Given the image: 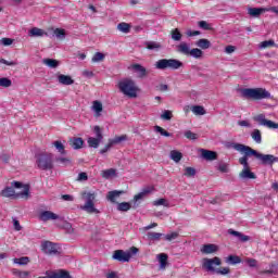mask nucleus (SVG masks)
Returning a JSON list of instances; mask_svg holds the SVG:
<instances>
[{
	"label": "nucleus",
	"instance_id": "obj_32",
	"mask_svg": "<svg viewBox=\"0 0 278 278\" xmlns=\"http://www.w3.org/2000/svg\"><path fill=\"white\" fill-rule=\"evenodd\" d=\"M251 138L256 144H262V131L260 129H254L251 134Z\"/></svg>",
	"mask_w": 278,
	"mask_h": 278
},
{
	"label": "nucleus",
	"instance_id": "obj_42",
	"mask_svg": "<svg viewBox=\"0 0 278 278\" xmlns=\"http://www.w3.org/2000/svg\"><path fill=\"white\" fill-rule=\"evenodd\" d=\"M13 262L14 264H18L20 266H27V264H29V257L22 256L20 258H14Z\"/></svg>",
	"mask_w": 278,
	"mask_h": 278
},
{
	"label": "nucleus",
	"instance_id": "obj_7",
	"mask_svg": "<svg viewBox=\"0 0 278 278\" xmlns=\"http://www.w3.org/2000/svg\"><path fill=\"white\" fill-rule=\"evenodd\" d=\"M249 157L250 155L244 154L239 159V164L243 166V169L240 172V179H256L255 173L251 172V167L249 166Z\"/></svg>",
	"mask_w": 278,
	"mask_h": 278
},
{
	"label": "nucleus",
	"instance_id": "obj_6",
	"mask_svg": "<svg viewBox=\"0 0 278 278\" xmlns=\"http://www.w3.org/2000/svg\"><path fill=\"white\" fill-rule=\"evenodd\" d=\"M184 66V63L176 59H161L155 62V68L159 71H166V68H172V71H177Z\"/></svg>",
	"mask_w": 278,
	"mask_h": 278
},
{
	"label": "nucleus",
	"instance_id": "obj_16",
	"mask_svg": "<svg viewBox=\"0 0 278 278\" xmlns=\"http://www.w3.org/2000/svg\"><path fill=\"white\" fill-rule=\"evenodd\" d=\"M59 84H62V86H73L75 84V80L70 75L60 74L58 76Z\"/></svg>",
	"mask_w": 278,
	"mask_h": 278
},
{
	"label": "nucleus",
	"instance_id": "obj_17",
	"mask_svg": "<svg viewBox=\"0 0 278 278\" xmlns=\"http://www.w3.org/2000/svg\"><path fill=\"white\" fill-rule=\"evenodd\" d=\"M176 49L178 53H182V55H190V43L182 41L176 47Z\"/></svg>",
	"mask_w": 278,
	"mask_h": 278
},
{
	"label": "nucleus",
	"instance_id": "obj_15",
	"mask_svg": "<svg viewBox=\"0 0 278 278\" xmlns=\"http://www.w3.org/2000/svg\"><path fill=\"white\" fill-rule=\"evenodd\" d=\"M130 68H132V71H135V73H137L138 77H140L141 79L149 75V72L147 71V67H144V66L138 64V63L132 64L130 66Z\"/></svg>",
	"mask_w": 278,
	"mask_h": 278
},
{
	"label": "nucleus",
	"instance_id": "obj_34",
	"mask_svg": "<svg viewBox=\"0 0 278 278\" xmlns=\"http://www.w3.org/2000/svg\"><path fill=\"white\" fill-rule=\"evenodd\" d=\"M242 263V258H240V256L238 255H229L226 258V264H231L232 266H236V264H241Z\"/></svg>",
	"mask_w": 278,
	"mask_h": 278
},
{
	"label": "nucleus",
	"instance_id": "obj_36",
	"mask_svg": "<svg viewBox=\"0 0 278 278\" xmlns=\"http://www.w3.org/2000/svg\"><path fill=\"white\" fill-rule=\"evenodd\" d=\"M191 112H193L195 114V116H205V114H206L205 108H203L201 105L191 106Z\"/></svg>",
	"mask_w": 278,
	"mask_h": 278
},
{
	"label": "nucleus",
	"instance_id": "obj_56",
	"mask_svg": "<svg viewBox=\"0 0 278 278\" xmlns=\"http://www.w3.org/2000/svg\"><path fill=\"white\" fill-rule=\"evenodd\" d=\"M161 118L163 121H170L173 118V112L172 111H168V110H165L163 112V114L161 115Z\"/></svg>",
	"mask_w": 278,
	"mask_h": 278
},
{
	"label": "nucleus",
	"instance_id": "obj_50",
	"mask_svg": "<svg viewBox=\"0 0 278 278\" xmlns=\"http://www.w3.org/2000/svg\"><path fill=\"white\" fill-rule=\"evenodd\" d=\"M0 86L2 88H10V86H12V80L10 78L2 77L0 78Z\"/></svg>",
	"mask_w": 278,
	"mask_h": 278
},
{
	"label": "nucleus",
	"instance_id": "obj_53",
	"mask_svg": "<svg viewBox=\"0 0 278 278\" xmlns=\"http://www.w3.org/2000/svg\"><path fill=\"white\" fill-rule=\"evenodd\" d=\"M194 175H197V169H194V167L185 168V176L186 177H194Z\"/></svg>",
	"mask_w": 278,
	"mask_h": 278
},
{
	"label": "nucleus",
	"instance_id": "obj_45",
	"mask_svg": "<svg viewBox=\"0 0 278 278\" xmlns=\"http://www.w3.org/2000/svg\"><path fill=\"white\" fill-rule=\"evenodd\" d=\"M153 205L155 207H159L160 205H163L164 207H169V204H168V200L162 198V199H159V200H155L153 202Z\"/></svg>",
	"mask_w": 278,
	"mask_h": 278
},
{
	"label": "nucleus",
	"instance_id": "obj_40",
	"mask_svg": "<svg viewBox=\"0 0 278 278\" xmlns=\"http://www.w3.org/2000/svg\"><path fill=\"white\" fill-rule=\"evenodd\" d=\"M131 210V204L129 202H122L117 204L118 212H129Z\"/></svg>",
	"mask_w": 278,
	"mask_h": 278
},
{
	"label": "nucleus",
	"instance_id": "obj_58",
	"mask_svg": "<svg viewBox=\"0 0 278 278\" xmlns=\"http://www.w3.org/2000/svg\"><path fill=\"white\" fill-rule=\"evenodd\" d=\"M177 238H179V232H172L165 235V240H167V242H172V240H177Z\"/></svg>",
	"mask_w": 278,
	"mask_h": 278
},
{
	"label": "nucleus",
	"instance_id": "obj_57",
	"mask_svg": "<svg viewBox=\"0 0 278 278\" xmlns=\"http://www.w3.org/2000/svg\"><path fill=\"white\" fill-rule=\"evenodd\" d=\"M216 275H229L231 269L229 267H222L215 270Z\"/></svg>",
	"mask_w": 278,
	"mask_h": 278
},
{
	"label": "nucleus",
	"instance_id": "obj_54",
	"mask_svg": "<svg viewBox=\"0 0 278 278\" xmlns=\"http://www.w3.org/2000/svg\"><path fill=\"white\" fill-rule=\"evenodd\" d=\"M93 131L96 134V138H98L99 140H103V130L101 129V127L94 126Z\"/></svg>",
	"mask_w": 278,
	"mask_h": 278
},
{
	"label": "nucleus",
	"instance_id": "obj_30",
	"mask_svg": "<svg viewBox=\"0 0 278 278\" xmlns=\"http://www.w3.org/2000/svg\"><path fill=\"white\" fill-rule=\"evenodd\" d=\"M42 63L49 68H58L60 66V62L54 59H43Z\"/></svg>",
	"mask_w": 278,
	"mask_h": 278
},
{
	"label": "nucleus",
	"instance_id": "obj_8",
	"mask_svg": "<svg viewBox=\"0 0 278 278\" xmlns=\"http://www.w3.org/2000/svg\"><path fill=\"white\" fill-rule=\"evenodd\" d=\"M138 251L139 250L136 247H131L129 251L116 250L113 254V260L123 263L129 262L132 255L138 254Z\"/></svg>",
	"mask_w": 278,
	"mask_h": 278
},
{
	"label": "nucleus",
	"instance_id": "obj_3",
	"mask_svg": "<svg viewBox=\"0 0 278 278\" xmlns=\"http://www.w3.org/2000/svg\"><path fill=\"white\" fill-rule=\"evenodd\" d=\"M241 97L252 101H263V99H270V92L266 88H243Z\"/></svg>",
	"mask_w": 278,
	"mask_h": 278
},
{
	"label": "nucleus",
	"instance_id": "obj_10",
	"mask_svg": "<svg viewBox=\"0 0 278 278\" xmlns=\"http://www.w3.org/2000/svg\"><path fill=\"white\" fill-rule=\"evenodd\" d=\"M254 121H256V123L260 125H263V127H267L268 129H278V124L270 119H266L264 114L256 115Z\"/></svg>",
	"mask_w": 278,
	"mask_h": 278
},
{
	"label": "nucleus",
	"instance_id": "obj_11",
	"mask_svg": "<svg viewBox=\"0 0 278 278\" xmlns=\"http://www.w3.org/2000/svg\"><path fill=\"white\" fill-rule=\"evenodd\" d=\"M125 140H127V135L109 139V143L102 150H100L101 155H103V153H108L110 149L114 147V144H121V142H125Z\"/></svg>",
	"mask_w": 278,
	"mask_h": 278
},
{
	"label": "nucleus",
	"instance_id": "obj_62",
	"mask_svg": "<svg viewBox=\"0 0 278 278\" xmlns=\"http://www.w3.org/2000/svg\"><path fill=\"white\" fill-rule=\"evenodd\" d=\"M16 197H29V187L28 186H24V190H23V192H20V193H17V195Z\"/></svg>",
	"mask_w": 278,
	"mask_h": 278
},
{
	"label": "nucleus",
	"instance_id": "obj_24",
	"mask_svg": "<svg viewBox=\"0 0 278 278\" xmlns=\"http://www.w3.org/2000/svg\"><path fill=\"white\" fill-rule=\"evenodd\" d=\"M265 11H266V9H264V8H250L248 10V13L250 14V16L257 18V16L264 14Z\"/></svg>",
	"mask_w": 278,
	"mask_h": 278
},
{
	"label": "nucleus",
	"instance_id": "obj_4",
	"mask_svg": "<svg viewBox=\"0 0 278 278\" xmlns=\"http://www.w3.org/2000/svg\"><path fill=\"white\" fill-rule=\"evenodd\" d=\"M118 88L123 94L130 99H136V97H138V86H136V83L131 79H124L119 81Z\"/></svg>",
	"mask_w": 278,
	"mask_h": 278
},
{
	"label": "nucleus",
	"instance_id": "obj_63",
	"mask_svg": "<svg viewBox=\"0 0 278 278\" xmlns=\"http://www.w3.org/2000/svg\"><path fill=\"white\" fill-rule=\"evenodd\" d=\"M77 181H88V174H86L85 172L79 173Z\"/></svg>",
	"mask_w": 278,
	"mask_h": 278
},
{
	"label": "nucleus",
	"instance_id": "obj_49",
	"mask_svg": "<svg viewBox=\"0 0 278 278\" xmlns=\"http://www.w3.org/2000/svg\"><path fill=\"white\" fill-rule=\"evenodd\" d=\"M245 264L250 267V268H257V260L255 258H251V257H247L244 260Z\"/></svg>",
	"mask_w": 278,
	"mask_h": 278
},
{
	"label": "nucleus",
	"instance_id": "obj_43",
	"mask_svg": "<svg viewBox=\"0 0 278 278\" xmlns=\"http://www.w3.org/2000/svg\"><path fill=\"white\" fill-rule=\"evenodd\" d=\"M103 60H105V54H103L102 52H97L92 59L91 62H93L94 64L99 63V62H103Z\"/></svg>",
	"mask_w": 278,
	"mask_h": 278
},
{
	"label": "nucleus",
	"instance_id": "obj_52",
	"mask_svg": "<svg viewBox=\"0 0 278 278\" xmlns=\"http://www.w3.org/2000/svg\"><path fill=\"white\" fill-rule=\"evenodd\" d=\"M54 35L56 36V38H60L61 40H63V38H65L66 36V31L62 28H55Z\"/></svg>",
	"mask_w": 278,
	"mask_h": 278
},
{
	"label": "nucleus",
	"instance_id": "obj_14",
	"mask_svg": "<svg viewBox=\"0 0 278 278\" xmlns=\"http://www.w3.org/2000/svg\"><path fill=\"white\" fill-rule=\"evenodd\" d=\"M201 253H203L204 255H212V253H216L218 252V245L214 244V243H207V244H203L200 249Z\"/></svg>",
	"mask_w": 278,
	"mask_h": 278
},
{
	"label": "nucleus",
	"instance_id": "obj_20",
	"mask_svg": "<svg viewBox=\"0 0 278 278\" xmlns=\"http://www.w3.org/2000/svg\"><path fill=\"white\" fill-rule=\"evenodd\" d=\"M70 146L75 150L81 149L84 147V139H81L80 137L71 138Z\"/></svg>",
	"mask_w": 278,
	"mask_h": 278
},
{
	"label": "nucleus",
	"instance_id": "obj_38",
	"mask_svg": "<svg viewBox=\"0 0 278 278\" xmlns=\"http://www.w3.org/2000/svg\"><path fill=\"white\" fill-rule=\"evenodd\" d=\"M118 31H122L123 34H129L131 26L125 22H122L117 25Z\"/></svg>",
	"mask_w": 278,
	"mask_h": 278
},
{
	"label": "nucleus",
	"instance_id": "obj_48",
	"mask_svg": "<svg viewBox=\"0 0 278 278\" xmlns=\"http://www.w3.org/2000/svg\"><path fill=\"white\" fill-rule=\"evenodd\" d=\"M154 131L161 134V136H165V138H170V132L166 131V129L162 128L161 126H155Z\"/></svg>",
	"mask_w": 278,
	"mask_h": 278
},
{
	"label": "nucleus",
	"instance_id": "obj_13",
	"mask_svg": "<svg viewBox=\"0 0 278 278\" xmlns=\"http://www.w3.org/2000/svg\"><path fill=\"white\" fill-rule=\"evenodd\" d=\"M39 219L47 223L49 220H62V217L51 211H43L39 214Z\"/></svg>",
	"mask_w": 278,
	"mask_h": 278
},
{
	"label": "nucleus",
	"instance_id": "obj_31",
	"mask_svg": "<svg viewBox=\"0 0 278 278\" xmlns=\"http://www.w3.org/2000/svg\"><path fill=\"white\" fill-rule=\"evenodd\" d=\"M124 191H110L106 195L108 201H111V203H116V199L123 194Z\"/></svg>",
	"mask_w": 278,
	"mask_h": 278
},
{
	"label": "nucleus",
	"instance_id": "obj_27",
	"mask_svg": "<svg viewBox=\"0 0 278 278\" xmlns=\"http://www.w3.org/2000/svg\"><path fill=\"white\" fill-rule=\"evenodd\" d=\"M102 139H99L97 137H89L87 139V143L91 149H99V144H101Z\"/></svg>",
	"mask_w": 278,
	"mask_h": 278
},
{
	"label": "nucleus",
	"instance_id": "obj_61",
	"mask_svg": "<svg viewBox=\"0 0 278 278\" xmlns=\"http://www.w3.org/2000/svg\"><path fill=\"white\" fill-rule=\"evenodd\" d=\"M236 52V46H226L225 47V53H227L228 55H231V53Z\"/></svg>",
	"mask_w": 278,
	"mask_h": 278
},
{
	"label": "nucleus",
	"instance_id": "obj_44",
	"mask_svg": "<svg viewBox=\"0 0 278 278\" xmlns=\"http://www.w3.org/2000/svg\"><path fill=\"white\" fill-rule=\"evenodd\" d=\"M198 27H200V29H204L205 31H211L212 29V25L206 21L198 22Z\"/></svg>",
	"mask_w": 278,
	"mask_h": 278
},
{
	"label": "nucleus",
	"instance_id": "obj_5",
	"mask_svg": "<svg viewBox=\"0 0 278 278\" xmlns=\"http://www.w3.org/2000/svg\"><path fill=\"white\" fill-rule=\"evenodd\" d=\"M36 165L40 170H53V154L40 153L36 155Z\"/></svg>",
	"mask_w": 278,
	"mask_h": 278
},
{
	"label": "nucleus",
	"instance_id": "obj_41",
	"mask_svg": "<svg viewBox=\"0 0 278 278\" xmlns=\"http://www.w3.org/2000/svg\"><path fill=\"white\" fill-rule=\"evenodd\" d=\"M58 164H62V166H71L72 161L70 157L59 156L55 159Z\"/></svg>",
	"mask_w": 278,
	"mask_h": 278
},
{
	"label": "nucleus",
	"instance_id": "obj_35",
	"mask_svg": "<svg viewBox=\"0 0 278 278\" xmlns=\"http://www.w3.org/2000/svg\"><path fill=\"white\" fill-rule=\"evenodd\" d=\"M51 278H71V273H68L64 269H60L59 271H54L51 275Z\"/></svg>",
	"mask_w": 278,
	"mask_h": 278
},
{
	"label": "nucleus",
	"instance_id": "obj_47",
	"mask_svg": "<svg viewBox=\"0 0 278 278\" xmlns=\"http://www.w3.org/2000/svg\"><path fill=\"white\" fill-rule=\"evenodd\" d=\"M63 229L66 231V233H75V228H73V224L68 222L63 223Z\"/></svg>",
	"mask_w": 278,
	"mask_h": 278
},
{
	"label": "nucleus",
	"instance_id": "obj_64",
	"mask_svg": "<svg viewBox=\"0 0 278 278\" xmlns=\"http://www.w3.org/2000/svg\"><path fill=\"white\" fill-rule=\"evenodd\" d=\"M15 275H17V277H20V278H27V277H29V271L17 270V271H15Z\"/></svg>",
	"mask_w": 278,
	"mask_h": 278
},
{
	"label": "nucleus",
	"instance_id": "obj_1",
	"mask_svg": "<svg viewBox=\"0 0 278 278\" xmlns=\"http://www.w3.org/2000/svg\"><path fill=\"white\" fill-rule=\"evenodd\" d=\"M231 149H235V151H238L239 153H243L244 155H250L255 157L256 160H260L261 164L264 166H273L275 162H278V159L275 157L273 154H263L257 152V150H253V148L249 146H244L242 143H230Z\"/></svg>",
	"mask_w": 278,
	"mask_h": 278
},
{
	"label": "nucleus",
	"instance_id": "obj_39",
	"mask_svg": "<svg viewBox=\"0 0 278 278\" xmlns=\"http://www.w3.org/2000/svg\"><path fill=\"white\" fill-rule=\"evenodd\" d=\"M189 55H191V58H195V60H199L200 58H203V50L199 48H193L189 52Z\"/></svg>",
	"mask_w": 278,
	"mask_h": 278
},
{
	"label": "nucleus",
	"instance_id": "obj_19",
	"mask_svg": "<svg viewBox=\"0 0 278 278\" xmlns=\"http://www.w3.org/2000/svg\"><path fill=\"white\" fill-rule=\"evenodd\" d=\"M156 260H159L161 270H164L168 264V254L166 253L157 254Z\"/></svg>",
	"mask_w": 278,
	"mask_h": 278
},
{
	"label": "nucleus",
	"instance_id": "obj_2",
	"mask_svg": "<svg viewBox=\"0 0 278 278\" xmlns=\"http://www.w3.org/2000/svg\"><path fill=\"white\" fill-rule=\"evenodd\" d=\"M81 201L85 204L80 205L79 208L87 214H100V211L94 205L97 201V193L91 191H84L81 192Z\"/></svg>",
	"mask_w": 278,
	"mask_h": 278
},
{
	"label": "nucleus",
	"instance_id": "obj_51",
	"mask_svg": "<svg viewBox=\"0 0 278 278\" xmlns=\"http://www.w3.org/2000/svg\"><path fill=\"white\" fill-rule=\"evenodd\" d=\"M162 233L160 232H148L147 237L152 241H157L162 238Z\"/></svg>",
	"mask_w": 278,
	"mask_h": 278
},
{
	"label": "nucleus",
	"instance_id": "obj_12",
	"mask_svg": "<svg viewBox=\"0 0 278 278\" xmlns=\"http://www.w3.org/2000/svg\"><path fill=\"white\" fill-rule=\"evenodd\" d=\"M41 251L46 253V255H58V245L51 241H45L41 243Z\"/></svg>",
	"mask_w": 278,
	"mask_h": 278
},
{
	"label": "nucleus",
	"instance_id": "obj_46",
	"mask_svg": "<svg viewBox=\"0 0 278 278\" xmlns=\"http://www.w3.org/2000/svg\"><path fill=\"white\" fill-rule=\"evenodd\" d=\"M270 47H275V40H273V39L265 40V41L260 43V49H268Z\"/></svg>",
	"mask_w": 278,
	"mask_h": 278
},
{
	"label": "nucleus",
	"instance_id": "obj_28",
	"mask_svg": "<svg viewBox=\"0 0 278 278\" xmlns=\"http://www.w3.org/2000/svg\"><path fill=\"white\" fill-rule=\"evenodd\" d=\"M228 233L230 236H235L236 238H239V240H241V242H249V236H245V235H242L241 232L239 231H236L233 229H229L228 230Z\"/></svg>",
	"mask_w": 278,
	"mask_h": 278
},
{
	"label": "nucleus",
	"instance_id": "obj_18",
	"mask_svg": "<svg viewBox=\"0 0 278 278\" xmlns=\"http://www.w3.org/2000/svg\"><path fill=\"white\" fill-rule=\"evenodd\" d=\"M91 110L94 112L96 118H99L101 116V112H103V103L101 101H93Z\"/></svg>",
	"mask_w": 278,
	"mask_h": 278
},
{
	"label": "nucleus",
	"instance_id": "obj_9",
	"mask_svg": "<svg viewBox=\"0 0 278 278\" xmlns=\"http://www.w3.org/2000/svg\"><path fill=\"white\" fill-rule=\"evenodd\" d=\"M220 257L215 256L213 258H203L202 261V268L207 273H216L215 266H220Z\"/></svg>",
	"mask_w": 278,
	"mask_h": 278
},
{
	"label": "nucleus",
	"instance_id": "obj_21",
	"mask_svg": "<svg viewBox=\"0 0 278 278\" xmlns=\"http://www.w3.org/2000/svg\"><path fill=\"white\" fill-rule=\"evenodd\" d=\"M201 153L204 160L214 161L218 157V154L214 151L202 149Z\"/></svg>",
	"mask_w": 278,
	"mask_h": 278
},
{
	"label": "nucleus",
	"instance_id": "obj_25",
	"mask_svg": "<svg viewBox=\"0 0 278 278\" xmlns=\"http://www.w3.org/2000/svg\"><path fill=\"white\" fill-rule=\"evenodd\" d=\"M169 157L173 160V162H176V164H179L181 162V159L184 157V154L177 150H172L169 152Z\"/></svg>",
	"mask_w": 278,
	"mask_h": 278
},
{
	"label": "nucleus",
	"instance_id": "obj_37",
	"mask_svg": "<svg viewBox=\"0 0 278 278\" xmlns=\"http://www.w3.org/2000/svg\"><path fill=\"white\" fill-rule=\"evenodd\" d=\"M29 36H31V37L47 36V33H45V30H42L38 27H34L29 30Z\"/></svg>",
	"mask_w": 278,
	"mask_h": 278
},
{
	"label": "nucleus",
	"instance_id": "obj_22",
	"mask_svg": "<svg viewBox=\"0 0 278 278\" xmlns=\"http://www.w3.org/2000/svg\"><path fill=\"white\" fill-rule=\"evenodd\" d=\"M144 47L149 51H160L162 49V45L157 41H146Z\"/></svg>",
	"mask_w": 278,
	"mask_h": 278
},
{
	"label": "nucleus",
	"instance_id": "obj_55",
	"mask_svg": "<svg viewBox=\"0 0 278 278\" xmlns=\"http://www.w3.org/2000/svg\"><path fill=\"white\" fill-rule=\"evenodd\" d=\"M172 38L177 42L181 40V33L179 31V29L175 28L174 30H172Z\"/></svg>",
	"mask_w": 278,
	"mask_h": 278
},
{
	"label": "nucleus",
	"instance_id": "obj_60",
	"mask_svg": "<svg viewBox=\"0 0 278 278\" xmlns=\"http://www.w3.org/2000/svg\"><path fill=\"white\" fill-rule=\"evenodd\" d=\"M14 42V39L11 38H2L0 40V45H2L3 47H10V45H12Z\"/></svg>",
	"mask_w": 278,
	"mask_h": 278
},
{
	"label": "nucleus",
	"instance_id": "obj_33",
	"mask_svg": "<svg viewBox=\"0 0 278 278\" xmlns=\"http://www.w3.org/2000/svg\"><path fill=\"white\" fill-rule=\"evenodd\" d=\"M16 191H14V187H7L1 191V197H5L10 199V197H15Z\"/></svg>",
	"mask_w": 278,
	"mask_h": 278
},
{
	"label": "nucleus",
	"instance_id": "obj_59",
	"mask_svg": "<svg viewBox=\"0 0 278 278\" xmlns=\"http://www.w3.org/2000/svg\"><path fill=\"white\" fill-rule=\"evenodd\" d=\"M185 137L188 140H197V138H199V136L197 134L192 132L191 130H186L185 131Z\"/></svg>",
	"mask_w": 278,
	"mask_h": 278
},
{
	"label": "nucleus",
	"instance_id": "obj_23",
	"mask_svg": "<svg viewBox=\"0 0 278 278\" xmlns=\"http://www.w3.org/2000/svg\"><path fill=\"white\" fill-rule=\"evenodd\" d=\"M195 47H199V49H210V47H212V42L210 41V39H199L198 41H195Z\"/></svg>",
	"mask_w": 278,
	"mask_h": 278
},
{
	"label": "nucleus",
	"instance_id": "obj_26",
	"mask_svg": "<svg viewBox=\"0 0 278 278\" xmlns=\"http://www.w3.org/2000/svg\"><path fill=\"white\" fill-rule=\"evenodd\" d=\"M52 146H54V149H56L58 153L61 155H66V147L64 143H62V141L56 140L52 143Z\"/></svg>",
	"mask_w": 278,
	"mask_h": 278
},
{
	"label": "nucleus",
	"instance_id": "obj_29",
	"mask_svg": "<svg viewBox=\"0 0 278 278\" xmlns=\"http://www.w3.org/2000/svg\"><path fill=\"white\" fill-rule=\"evenodd\" d=\"M101 175L103 179H112L113 177H116V169L115 168H109L101 172Z\"/></svg>",
	"mask_w": 278,
	"mask_h": 278
}]
</instances>
